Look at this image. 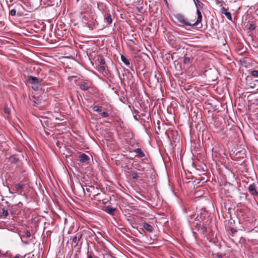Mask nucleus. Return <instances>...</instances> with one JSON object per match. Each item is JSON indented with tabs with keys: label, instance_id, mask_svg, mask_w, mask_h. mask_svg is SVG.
I'll return each mask as SVG.
<instances>
[{
	"label": "nucleus",
	"instance_id": "f257e3e1",
	"mask_svg": "<svg viewBox=\"0 0 258 258\" xmlns=\"http://www.w3.org/2000/svg\"><path fill=\"white\" fill-rule=\"evenodd\" d=\"M82 21L84 23L87 24L91 30H93L98 26L96 16L94 14L85 13L82 17Z\"/></svg>",
	"mask_w": 258,
	"mask_h": 258
},
{
	"label": "nucleus",
	"instance_id": "f03ea898",
	"mask_svg": "<svg viewBox=\"0 0 258 258\" xmlns=\"http://www.w3.org/2000/svg\"><path fill=\"white\" fill-rule=\"evenodd\" d=\"M174 17L180 24L179 25L180 26H195L200 24L197 23V20L196 22L192 20H189L184 16L179 13L174 14Z\"/></svg>",
	"mask_w": 258,
	"mask_h": 258
},
{
	"label": "nucleus",
	"instance_id": "7ed1b4c3",
	"mask_svg": "<svg viewBox=\"0 0 258 258\" xmlns=\"http://www.w3.org/2000/svg\"><path fill=\"white\" fill-rule=\"evenodd\" d=\"M82 234L80 232L76 233L70 239L72 246L74 248L80 249L82 244Z\"/></svg>",
	"mask_w": 258,
	"mask_h": 258
},
{
	"label": "nucleus",
	"instance_id": "20e7f679",
	"mask_svg": "<svg viewBox=\"0 0 258 258\" xmlns=\"http://www.w3.org/2000/svg\"><path fill=\"white\" fill-rule=\"evenodd\" d=\"M197 8V23H200L202 20V15L201 10H202L204 4L199 0H194Z\"/></svg>",
	"mask_w": 258,
	"mask_h": 258
},
{
	"label": "nucleus",
	"instance_id": "39448f33",
	"mask_svg": "<svg viewBox=\"0 0 258 258\" xmlns=\"http://www.w3.org/2000/svg\"><path fill=\"white\" fill-rule=\"evenodd\" d=\"M248 190L249 194L253 197L257 195L258 192L256 189V186L254 183L251 184L248 186Z\"/></svg>",
	"mask_w": 258,
	"mask_h": 258
},
{
	"label": "nucleus",
	"instance_id": "423d86ee",
	"mask_svg": "<svg viewBox=\"0 0 258 258\" xmlns=\"http://www.w3.org/2000/svg\"><path fill=\"white\" fill-rule=\"evenodd\" d=\"M28 81L29 83L35 85H39L40 83L38 78L32 76H28Z\"/></svg>",
	"mask_w": 258,
	"mask_h": 258
},
{
	"label": "nucleus",
	"instance_id": "0eeeda50",
	"mask_svg": "<svg viewBox=\"0 0 258 258\" xmlns=\"http://www.w3.org/2000/svg\"><path fill=\"white\" fill-rule=\"evenodd\" d=\"M221 13L222 14H224L227 19L229 20H232V16L231 13L228 12V9L224 7H222L220 10Z\"/></svg>",
	"mask_w": 258,
	"mask_h": 258
},
{
	"label": "nucleus",
	"instance_id": "6e6552de",
	"mask_svg": "<svg viewBox=\"0 0 258 258\" xmlns=\"http://www.w3.org/2000/svg\"><path fill=\"white\" fill-rule=\"evenodd\" d=\"M8 161L11 164H17L19 161V159L16 155H13L9 158Z\"/></svg>",
	"mask_w": 258,
	"mask_h": 258
},
{
	"label": "nucleus",
	"instance_id": "1a4fd4ad",
	"mask_svg": "<svg viewBox=\"0 0 258 258\" xmlns=\"http://www.w3.org/2000/svg\"><path fill=\"white\" fill-rule=\"evenodd\" d=\"M79 87L81 90L86 91L91 87V85L88 83L82 82L79 85Z\"/></svg>",
	"mask_w": 258,
	"mask_h": 258
},
{
	"label": "nucleus",
	"instance_id": "9d476101",
	"mask_svg": "<svg viewBox=\"0 0 258 258\" xmlns=\"http://www.w3.org/2000/svg\"><path fill=\"white\" fill-rule=\"evenodd\" d=\"M86 190L89 192H91V194H93L94 196H99L100 193H96V189L93 186H89L87 188H86Z\"/></svg>",
	"mask_w": 258,
	"mask_h": 258
},
{
	"label": "nucleus",
	"instance_id": "9b49d317",
	"mask_svg": "<svg viewBox=\"0 0 258 258\" xmlns=\"http://www.w3.org/2000/svg\"><path fill=\"white\" fill-rule=\"evenodd\" d=\"M143 226L144 229H145L147 231H148L149 232H153L154 231L153 227L151 225L147 223H144Z\"/></svg>",
	"mask_w": 258,
	"mask_h": 258
},
{
	"label": "nucleus",
	"instance_id": "f8f14e48",
	"mask_svg": "<svg viewBox=\"0 0 258 258\" xmlns=\"http://www.w3.org/2000/svg\"><path fill=\"white\" fill-rule=\"evenodd\" d=\"M104 20L106 23H107V25H110L112 22L111 16L110 14L107 13L106 15H105Z\"/></svg>",
	"mask_w": 258,
	"mask_h": 258
},
{
	"label": "nucleus",
	"instance_id": "ddd939ff",
	"mask_svg": "<svg viewBox=\"0 0 258 258\" xmlns=\"http://www.w3.org/2000/svg\"><path fill=\"white\" fill-rule=\"evenodd\" d=\"M89 160L88 156L84 153H83L80 156V161L82 163H86Z\"/></svg>",
	"mask_w": 258,
	"mask_h": 258
},
{
	"label": "nucleus",
	"instance_id": "4468645a",
	"mask_svg": "<svg viewBox=\"0 0 258 258\" xmlns=\"http://www.w3.org/2000/svg\"><path fill=\"white\" fill-rule=\"evenodd\" d=\"M30 99L36 104H40L42 103V99L35 96H32Z\"/></svg>",
	"mask_w": 258,
	"mask_h": 258
},
{
	"label": "nucleus",
	"instance_id": "2eb2a0df",
	"mask_svg": "<svg viewBox=\"0 0 258 258\" xmlns=\"http://www.w3.org/2000/svg\"><path fill=\"white\" fill-rule=\"evenodd\" d=\"M134 152L138 154L140 157H145V153L142 151V149H140V148L136 149L134 150Z\"/></svg>",
	"mask_w": 258,
	"mask_h": 258
},
{
	"label": "nucleus",
	"instance_id": "dca6fc26",
	"mask_svg": "<svg viewBox=\"0 0 258 258\" xmlns=\"http://www.w3.org/2000/svg\"><path fill=\"white\" fill-rule=\"evenodd\" d=\"M23 188L24 185L23 184L17 183L15 185L14 190H15V192H16L19 190L22 189Z\"/></svg>",
	"mask_w": 258,
	"mask_h": 258
},
{
	"label": "nucleus",
	"instance_id": "f3484780",
	"mask_svg": "<svg viewBox=\"0 0 258 258\" xmlns=\"http://www.w3.org/2000/svg\"><path fill=\"white\" fill-rule=\"evenodd\" d=\"M104 211L109 214L113 215L115 211V209L109 207H106L105 208Z\"/></svg>",
	"mask_w": 258,
	"mask_h": 258
},
{
	"label": "nucleus",
	"instance_id": "a211bd4d",
	"mask_svg": "<svg viewBox=\"0 0 258 258\" xmlns=\"http://www.w3.org/2000/svg\"><path fill=\"white\" fill-rule=\"evenodd\" d=\"M121 59L126 66L130 65V61L125 56L121 55Z\"/></svg>",
	"mask_w": 258,
	"mask_h": 258
},
{
	"label": "nucleus",
	"instance_id": "6ab92c4d",
	"mask_svg": "<svg viewBox=\"0 0 258 258\" xmlns=\"http://www.w3.org/2000/svg\"><path fill=\"white\" fill-rule=\"evenodd\" d=\"M92 109L94 111L97 112H98L100 113L102 111L103 108L101 106H94L93 107Z\"/></svg>",
	"mask_w": 258,
	"mask_h": 258
},
{
	"label": "nucleus",
	"instance_id": "aec40b11",
	"mask_svg": "<svg viewBox=\"0 0 258 258\" xmlns=\"http://www.w3.org/2000/svg\"><path fill=\"white\" fill-rule=\"evenodd\" d=\"M8 215V212L7 210H5L4 208L3 209V211L1 214V217L3 218H6Z\"/></svg>",
	"mask_w": 258,
	"mask_h": 258
},
{
	"label": "nucleus",
	"instance_id": "412c9836",
	"mask_svg": "<svg viewBox=\"0 0 258 258\" xmlns=\"http://www.w3.org/2000/svg\"><path fill=\"white\" fill-rule=\"evenodd\" d=\"M186 55H187L186 54L185 55V56L184 57L183 61V63L185 64H189L190 62V57L187 56Z\"/></svg>",
	"mask_w": 258,
	"mask_h": 258
},
{
	"label": "nucleus",
	"instance_id": "4be33fe9",
	"mask_svg": "<svg viewBox=\"0 0 258 258\" xmlns=\"http://www.w3.org/2000/svg\"><path fill=\"white\" fill-rule=\"evenodd\" d=\"M250 74L254 77H258V71L257 70H252L250 72Z\"/></svg>",
	"mask_w": 258,
	"mask_h": 258
},
{
	"label": "nucleus",
	"instance_id": "5701e85b",
	"mask_svg": "<svg viewBox=\"0 0 258 258\" xmlns=\"http://www.w3.org/2000/svg\"><path fill=\"white\" fill-rule=\"evenodd\" d=\"M98 61L99 65H100L99 66H104L105 63V61L103 57H100V58H98Z\"/></svg>",
	"mask_w": 258,
	"mask_h": 258
},
{
	"label": "nucleus",
	"instance_id": "b1692460",
	"mask_svg": "<svg viewBox=\"0 0 258 258\" xmlns=\"http://www.w3.org/2000/svg\"><path fill=\"white\" fill-rule=\"evenodd\" d=\"M131 175L133 179H138L139 178V176L138 173L136 172H133L132 173Z\"/></svg>",
	"mask_w": 258,
	"mask_h": 258
},
{
	"label": "nucleus",
	"instance_id": "393cba45",
	"mask_svg": "<svg viewBox=\"0 0 258 258\" xmlns=\"http://www.w3.org/2000/svg\"><path fill=\"white\" fill-rule=\"evenodd\" d=\"M94 257L95 256L92 251H88L87 258H94Z\"/></svg>",
	"mask_w": 258,
	"mask_h": 258
},
{
	"label": "nucleus",
	"instance_id": "a878e982",
	"mask_svg": "<svg viewBox=\"0 0 258 258\" xmlns=\"http://www.w3.org/2000/svg\"><path fill=\"white\" fill-rule=\"evenodd\" d=\"M100 114L101 115V116L103 117H107L109 116V113H108L106 112H101Z\"/></svg>",
	"mask_w": 258,
	"mask_h": 258
},
{
	"label": "nucleus",
	"instance_id": "bb28decb",
	"mask_svg": "<svg viewBox=\"0 0 258 258\" xmlns=\"http://www.w3.org/2000/svg\"><path fill=\"white\" fill-rule=\"evenodd\" d=\"M24 236L26 237V238H29L31 236L30 232L29 231L26 230V231L24 232Z\"/></svg>",
	"mask_w": 258,
	"mask_h": 258
},
{
	"label": "nucleus",
	"instance_id": "cd10ccee",
	"mask_svg": "<svg viewBox=\"0 0 258 258\" xmlns=\"http://www.w3.org/2000/svg\"><path fill=\"white\" fill-rule=\"evenodd\" d=\"M255 29V26L253 24H250L248 27V29L250 30H253Z\"/></svg>",
	"mask_w": 258,
	"mask_h": 258
},
{
	"label": "nucleus",
	"instance_id": "c85d7f7f",
	"mask_svg": "<svg viewBox=\"0 0 258 258\" xmlns=\"http://www.w3.org/2000/svg\"><path fill=\"white\" fill-rule=\"evenodd\" d=\"M106 67L104 66H100L99 67V71H101L102 72L105 71Z\"/></svg>",
	"mask_w": 258,
	"mask_h": 258
},
{
	"label": "nucleus",
	"instance_id": "c756f323",
	"mask_svg": "<svg viewBox=\"0 0 258 258\" xmlns=\"http://www.w3.org/2000/svg\"><path fill=\"white\" fill-rule=\"evenodd\" d=\"M5 112L8 114H9L10 113L11 110L10 108L8 106H5Z\"/></svg>",
	"mask_w": 258,
	"mask_h": 258
},
{
	"label": "nucleus",
	"instance_id": "7c9ffc66",
	"mask_svg": "<svg viewBox=\"0 0 258 258\" xmlns=\"http://www.w3.org/2000/svg\"><path fill=\"white\" fill-rule=\"evenodd\" d=\"M16 14V11L15 9H13L11 11H10V15L12 16H15Z\"/></svg>",
	"mask_w": 258,
	"mask_h": 258
},
{
	"label": "nucleus",
	"instance_id": "2f4dec72",
	"mask_svg": "<svg viewBox=\"0 0 258 258\" xmlns=\"http://www.w3.org/2000/svg\"><path fill=\"white\" fill-rule=\"evenodd\" d=\"M230 231L233 234H234L237 232V230L235 229L232 228L230 229Z\"/></svg>",
	"mask_w": 258,
	"mask_h": 258
},
{
	"label": "nucleus",
	"instance_id": "473e14b6",
	"mask_svg": "<svg viewBox=\"0 0 258 258\" xmlns=\"http://www.w3.org/2000/svg\"><path fill=\"white\" fill-rule=\"evenodd\" d=\"M95 189H96V193H100L98 191V189H97V188H95Z\"/></svg>",
	"mask_w": 258,
	"mask_h": 258
},
{
	"label": "nucleus",
	"instance_id": "72a5a7b5",
	"mask_svg": "<svg viewBox=\"0 0 258 258\" xmlns=\"http://www.w3.org/2000/svg\"><path fill=\"white\" fill-rule=\"evenodd\" d=\"M14 258H20V257L18 255H16L14 257Z\"/></svg>",
	"mask_w": 258,
	"mask_h": 258
},
{
	"label": "nucleus",
	"instance_id": "f704fd0d",
	"mask_svg": "<svg viewBox=\"0 0 258 258\" xmlns=\"http://www.w3.org/2000/svg\"><path fill=\"white\" fill-rule=\"evenodd\" d=\"M0 25H4V23L3 22H0Z\"/></svg>",
	"mask_w": 258,
	"mask_h": 258
},
{
	"label": "nucleus",
	"instance_id": "c9c22d12",
	"mask_svg": "<svg viewBox=\"0 0 258 258\" xmlns=\"http://www.w3.org/2000/svg\"><path fill=\"white\" fill-rule=\"evenodd\" d=\"M137 9L138 10V11L140 12V9L139 8H137Z\"/></svg>",
	"mask_w": 258,
	"mask_h": 258
},
{
	"label": "nucleus",
	"instance_id": "e433bc0d",
	"mask_svg": "<svg viewBox=\"0 0 258 258\" xmlns=\"http://www.w3.org/2000/svg\"><path fill=\"white\" fill-rule=\"evenodd\" d=\"M94 258H99V257L97 256H95Z\"/></svg>",
	"mask_w": 258,
	"mask_h": 258
}]
</instances>
